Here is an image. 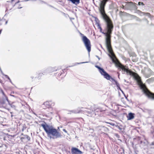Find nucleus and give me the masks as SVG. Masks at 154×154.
<instances>
[{
  "instance_id": "obj_3",
  "label": "nucleus",
  "mask_w": 154,
  "mask_h": 154,
  "mask_svg": "<svg viewBox=\"0 0 154 154\" xmlns=\"http://www.w3.org/2000/svg\"><path fill=\"white\" fill-rule=\"evenodd\" d=\"M108 0H103L101 1L99 4V10L103 18L105 20L107 24V28H109L110 21L108 18V16L105 12L104 8Z\"/></svg>"
},
{
  "instance_id": "obj_9",
  "label": "nucleus",
  "mask_w": 154,
  "mask_h": 154,
  "mask_svg": "<svg viewBox=\"0 0 154 154\" xmlns=\"http://www.w3.org/2000/svg\"><path fill=\"white\" fill-rule=\"evenodd\" d=\"M2 93L3 95L4 96L5 98V99L8 102V104L10 105L11 106V107L12 108H15V106L14 105L11 104L10 103L7 97L5 95L4 93L3 92H2Z\"/></svg>"
},
{
  "instance_id": "obj_10",
  "label": "nucleus",
  "mask_w": 154,
  "mask_h": 154,
  "mask_svg": "<svg viewBox=\"0 0 154 154\" xmlns=\"http://www.w3.org/2000/svg\"><path fill=\"white\" fill-rule=\"evenodd\" d=\"M71 2L73 4L75 5L78 4L80 3V0H68Z\"/></svg>"
},
{
  "instance_id": "obj_11",
  "label": "nucleus",
  "mask_w": 154,
  "mask_h": 154,
  "mask_svg": "<svg viewBox=\"0 0 154 154\" xmlns=\"http://www.w3.org/2000/svg\"><path fill=\"white\" fill-rule=\"evenodd\" d=\"M80 110H71L69 111V112L68 113V114H71V113H78L80 112Z\"/></svg>"
},
{
  "instance_id": "obj_26",
  "label": "nucleus",
  "mask_w": 154,
  "mask_h": 154,
  "mask_svg": "<svg viewBox=\"0 0 154 154\" xmlns=\"http://www.w3.org/2000/svg\"><path fill=\"white\" fill-rule=\"evenodd\" d=\"M85 62H82V63H85Z\"/></svg>"
},
{
  "instance_id": "obj_4",
  "label": "nucleus",
  "mask_w": 154,
  "mask_h": 154,
  "mask_svg": "<svg viewBox=\"0 0 154 154\" xmlns=\"http://www.w3.org/2000/svg\"><path fill=\"white\" fill-rule=\"evenodd\" d=\"M82 40L88 52L89 53L91 50V45L90 40L85 36L82 37Z\"/></svg>"
},
{
  "instance_id": "obj_21",
  "label": "nucleus",
  "mask_w": 154,
  "mask_h": 154,
  "mask_svg": "<svg viewBox=\"0 0 154 154\" xmlns=\"http://www.w3.org/2000/svg\"><path fill=\"white\" fill-rule=\"evenodd\" d=\"M19 1H18V2H17L15 3V4H17V3H19Z\"/></svg>"
},
{
  "instance_id": "obj_1",
  "label": "nucleus",
  "mask_w": 154,
  "mask_h": 154,
  "mask_svg": "<svg viewBox=\"0 0 154 154\" xmlns=\"http://www.w3.org/2000/svg\"><path fill=\"white\" fill-rule=\"evenodd\" d=\"M108 18L110 21L109 28H107V22L103 18L105 21L106 23V27L104 30V32H102V29L100 27H99V29L100 32L105 35L106 36V47L109 53V55L112 59V61L116 63L117 66L119 67L124 72H126L128 75H129L135 76L136 74V73L130 70L127 66H125L123 65L119 61H117L116 62L115 61V59L116 58V57L112 48L110 43L111 35L112 34V31L113 30V26L112 21L108 17Z\"/></svg>"
},
{
  "instance_id": "obj_5",
  "label": "nucleus",
  "mask_w": 154,
  "mask_h": 154,
  "mask_svg": "<svg viewBox=\"0 0 154 154\" xmlns=\"http://www.w3.org/2000/svg\"><path fill=\"white\" fill-rule=\"evenodd\" d=\"M71 152L72 154H79L82 153V152L78 149L72 148L71 149Z\"/></svg>"
},
{
  "instance_id": "obj_20",
  "label": "nucleus",
  "mask_w": 154,
  "mask_h": 154,
  "mask_svg": "<svg viewBox=\"0 0 154 154\" xmlns=\"http://www.w3.org/2000/svg\"><path fill=\"white\" fill-rule=\"evenodd\" d=\"M96 56L97 58H98L99 60L100 59V58L97 56Z\"/></svg>"
},
{
  "instance_id": "obj_19",
  "label": "nucleus",
  "mask_w": 154,
  "mask_h": 154,
  "mask_svg": "<svg viewBox=\"0 0 154 154\" xmlns=\"http://www.w3.org/2000/svg\"><path fill=\"white\" fill-rule=\"evenodd\" d=\"M1 103L2 104H5V101H2L1 102Z\"/></svg>"
},
{
  "instance_id": "obj_27",
  "label": "nucleus",
  "mask_w": 154,
  "mask_h": 154,
  "mask_svg": "<svg viewBox=\"0 0 154 154\" xmlns=\"http://www.w3.org/2000/svg\"><path fill=\"white\" fill-rule=\"evenodd\" d=\"M118 77H119V75H118Z\"/></svg>"
},
{
  "instance_id": "obj_24",
  "label": "nucleus",
  "mask_w": 154,
  "mask_h": 154,
  "mask_svg": "<svg viewBox=\"0 0 154 154\" xmlns=\"http://www.w3.org/2000/svg\"><path fill=\"white\" fill-rule=\"evenodd\" d=\"M7 23H8V21H6V22L5 24H7Z\"/></svg>"
},
{
  "instance_id": "obj_12",
  "label": "nucleus",
  "mask_w": 154,
  "mask_h": 154,
  "mask_svg": "<svg viewBox=\"0 0 154 154\" xmlns=\"http://www.w3.org/2000/svg\"><path fill=\"white\" fill-rule=\"evenodd\" d=\"M138 13L140 16H142L145 14V13L142 12L139 10L137 11Z\"/></svg>"
},
{
  "instance_id": "obj_15",
  "label": "nucleus",
  "mask_w": 154,
  "mask_h": 154,
  "mask_svg": "<svg viewBox=\"0 0 154 154\" xmlns=\"http://www.w3.org/2000/svg\"><path fill=\"white\" fill-rule=\"evenodd\" d=\"M115 83L117 86L118 87H119V83H118L116 81L115 82Z\"/></svg>"
},
{
  "instance_id": "obj_18",
  "label": "nucleus",
  "mask_w": 154,
  "mask_h": 154,
  "mask_svg": "<svg viewBox=\"0 0 154 154\" xmlns=\"http://www.w3.org/2000/svg\"><path fill=\"white\" fill-rule=\"evenodd\" d=\"M63 131L64 132H65V133H67V131H66L65 129H63Z\"/></svg>"
},
{
  "instance_id": "obj_23",
  "label": "nucleus",
  "mask_w": 154,
  "mask_h": 154,
  "mask_svg": "<svg viewBox=\"0 0 154 154\" xmlns=\"http://www.w3.org/2000/svg\"><path fill=\"white\" fill-rule=\"evenodd\" d=\"M124 81L125 82H126L127 83H128V82H126V80L125 79L124 80Z\"/></svg>"
},
{
  "instance_id": "obj_22",
  "label": "nucleus",
  "mask_w": 154,
  "mask_h": 154,
  "mask_svg": "<svg viewBox=\"0 0 154 154\" xmlns=\"http://www.w3.org/2000/svg\"><path fill=\"white\" fill-rule=\"evenodd\" d=\"M6 76L7 77H8V79L10 80V78H9V77L7 75H6Z\"/></svg>"
},
{
  "instance_id": "obj_25",
  "label": "nucleus",
  "mask_w": 154,
  "mask_h": 154,
  "mask_svg": "<svg viewBox=\"0 0 154 154\" xmlns=\"http://www.w3.org/2000/svg\"><path fill=\"white\" fill-rule=\"evenodd\" d=\"M14 1V0H11V2H13Z\"/></svg>"
},
{
  "instance_id": "obj_16",
  "label": "nucleus",
  "mask_w": 154,
  "mask_h": 154,
  "mask_svg": "<svg viewBox=\"0 0 154 154\" xmlns=\"http://www.w3.org/2000/svg\"><path fill=\"white\" fill-rule=\"evenodd\" d=\"M25 137L28 140H30V137L29 136H28V135H26L25 136Z\"/></svg>"
},
{
  "instance_id": "obj_7",
  "label": "nucleus",
  "mask_w": 154,
  "mask_h": 154,
  "mask_svg": "<svg viewBox=\"0 0 154 154\" xmlns=\"http://www.w3.org/2000/svg\"><path fill=\"white\" fill-rule=\"evenodd\" d=\"M104 77L108 80H110L112 81H114L115 82L116 81L114 79L112 78L111 76H110L107 73V75H105L104 76Z\"/></svg>"
},
{
  "instance_id": "obj_8",
  "label": "nucleus",
  "mask_w": 154,
  "mask_h": 154,
  "mask_svg": "<svg viewBox=\"0 0 154 154\" xmlns=\"http://www.w3.org/2000/svg\"><path fill=\"white\" fill-rule=\"evenodd\" d=\"M134 114L130 112L128 113V116H127L128 120H131L134 118Z\"/></svg>"
},
{
  "instance_id": "obj_2",
  "label": "nucleus",
  "mask_w": 154,
  "mask_h": 154,
  "mask_svg": "<svg viewBox=\"0 0 154 154\" xmlns=\"http://www.w3.org/2000/svg\"><path fill=\"white\" fill-rule=\"evenodd\" d=\"M41 125L46 133L48 137L51 139H54L62 137L61 134L52 126L48 125L46 123L42 124Z\"/></svg>"
},
{
  "instance_id": "obj_6",
  "label": "nucleus",
  "mask_w": 154,
  "mask_h": 154,
  "mask_svg": "<svg viewBox=\"0 0 154 154\" xmlns=\"http://www.w3.org/2000/svg\"><path fill=\"white\" fill-rule=\"evenodd\" d=\"M95 66L99 69V72L103 76L105 75H107V73L103 68H100L98 66Z\"/></svg>"
},
{
  "instance_id": "obj_14",
  "label": "nucleus",
  "mask_w": 154,
  "mask_h": 154,
  "mask_svg": "<svg viewBox=\"0 0 154 154\" xmlns=\"http://www.w3.org/2000/svg\"><path fill=\"white\" fill-rule=\"evenodd\" d=\"M138 5H144V4L143 2H139L138 3Z\"/></svg>"
},
{
  "instance_id": "obj_28",
  "label": "nucleus",
  "mask_w": 154,
  "mask_h": 154,
  "mask_svg": "<svg viewBox=\"0 0 154 154\" xmlns=\"http://www.w3.org/2000/svg\"><path fill=\"white\" fill-rule=\"evenodd\" d=\"M23 138H21V139L22 140V139H23Z\"/></svg>"
},
{
  "instance_id": "obj_17",
  "label": "nucleus",
  "mask_w": 154,
  "mask_h": 154,
  "mask_svg": "<svg viewBox=\"0 0 154 154\" xmlns=\"http://www.w3.org/2000/svg\"><path fill=\"white\" fill-rule=\"evenodd\" d=\"M107 123L110 124V125H112V126H114L115 125L114 124L112 123H108V122Z\"/></svg>"
},
{
  "instance_id": "obj_13",
  "label": "nucleus",
  "mask_w": 154,
  "mask_h": 154,
  "mask_svg": "<svg viewBox=\"0 0 154 154\" xmlns=\"http://www.w3.org/2000/svg\"><path fill=\"white\" fill-rule=\"evenodd\" d=\"M145 15H146L147 16H148L150 18L151 17V15L149 13H145Z\"/></svg>"
}]
</instances>
